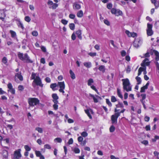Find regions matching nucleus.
Returning <instances> with one entry per match:
<instances>
[{
  "label": "nucleus",
  "instance_id": "f257e3e1",
  "mask_svg": "<svg viewBox=\"0 0 159 159\" xmlns=\"http://www.w3.org/2000/svg\"><path fill=\"white\" fill-rule=\"evenodd\" d=\"M30 79L34 80L32 83L33 87H35L36 86H39L41 87H43V84L42 83L40 78L38 75L36 76V73L32 72Z\"/></svg>",
  "mask_w": 159,
  "mask_h": 159
},
{
  "label": "nucleus",
  "instance_id": "f03ea898",
  "mask_svg": "<svg viewBox=\"0 0 159 159\" xmlns=\"http://www.w3.org/2000/svg\"><path fill=\"white\" fill-rule=\"evenodd\" d=\"M123 88L124 91L127 92L132 90V86L129 79L128 78L122 79Z\"/></svg>",
  "mask_w": 159,
  "mask_h": 159
},
{
  "label": "nucleus",
  "instance_id": "7ed1b4c3",
  "mask_svg": "<svg viewBox=\"0 0 159 159\" xmlns=\"http://www.w3.org/2000/svg\"><path fill=\"white\" fill-rule=\"evenodd\" d=\"M39 100L35 98H30L28 99V103L29 106L33 107L39 104Z\"/></svg>",
  "mask_w": 159,
  "mask_h": 159
},
{
  "label": "nucleus",
  "instance_id": "20e7f679",
  "mask_svg": "<svg viewBox=\"0 0 159 159\" xmlns=\"http://www.w3.org/2000/svg\"><path fill=\"white\" fill-rule=\"evenodd\" d=\"M57 85L59 87V91L60 93H65L64 90L65 88V85L64 81L58 82L57 83Z\"/></svg>",
  "mask_w": 159,
  "mask_h": 159
},
{
  "label": "nucleus",
  "instance_id": "39448f33",
  "mask_svg": "<svg viewBox=\"0 0 159 159\" xmlns=\"http://www.w3.org/2000/svg\"><path fill=\"white\" fill-rule=\"evenodd\" d=\"M152 24L148 23L147 24L146 31L147 34L148 36H152L153 34V32L152 29Z\"/></svg>",
  "mask_w": 159,
  "mask_h": 159
},
{
  "label": "nucleus",
  "instance_id": "423d86ee",
  "mask_svg": "<svg viewBox=\"0 0 159 159\" xmlns=\"http://www.w3.org/2000/svg\"><path fill=\"white\" fill-rule=\"evenodd\" d=\"M119 116V113H115L114 115L111 116V120L112 124L117 123V119Z\"/></svg>",
  "mask_w": 159,
  "mask_h": 159
},
{
  "label": "nucleus",
  "instance_id": "0eeeda50",
  "mask_svg": "<svg viewBox=\"0 0 159 159\" xmlns=\"http://www.w3.org/2000/svg\"><path fill=\"white\" fill-rule=\"evenodd\" d=\"M21 150L20 149H18L14 151L13 154L14 159H19L21 157L20 153Z\"/></svg>",
  "mask_w": 159,
  "mask_h": 159
},
{
  "label": "nucleus",
  "instance_id": "6e6552de",
  "mask_svg": "<svg viewBox=\"0 0 159 159\" xmlns=\"http://www.w3.org/2000/svg\"><path fill=\"white\" fill-rule=\"evenodd\" d=\"M142 40L140 38H137L135 39L133 45L136 48H138L142 44Z\"/></svg>",
  "mask_w": 159,
  "mask_h": 159
},
{
  "label": "nucleus",
  "instance_id": "1a4fd4ad",
  "mask_svg": "<svg viewBox=\"0 0 159 159\" xmlns=\"http://www.w3.org/2000/svg\"><path fill=\"white\" fill-rule=\"evenodd\" d=\"M48 4L49 6V8L55 9L58 7V4L56 3H53V2L50 0H48Z\"/></svg>",
  "mask_w": 159,
  "mask_h": 159
},
{
  "label": "nucleus",
  "instance_id": "9d476101",
  "mask_svg": "<svg viewBox=\"0 0 159 159\" xmlns=\"http://www.w3.org/2000/svg\"><path fill=\"white\" fill-rule=\"evenodd\" d=\"M18 57L20 60H29V57L26 54H23L22 53H19Z\"/></svg>",
  "mask_w": 159,
  "mask_h": 159
},
{
  "label": "nucleus",
  "instance_id": "9b49d317",
  "mask_svg": "<svg viewBox=\"0 0 159 159\" xmlns=\"http://www.w3.org/2000/svg\"><path fill=\"white\" fill-rule=\"evenodd\" d=\"M89 96L92 98L93 100V101L95 103H97L98 102V99H100L101 97L99 96L96 95L95 96L89 93Z\"/></svg>",
  "mask_w": 159,
  "mask_h": 159
},
{
  "label": "nucleus",
  "instance_id": "f8f14e48",
  "mask_svg": "<svg viewBox=\"0 0 159 159\" xmlns=\"http://www.w3.org/2000/svg\"><path fill=\"white\" fill-rule=\"evenodd\" d=\"M2 159H8V152L6 150H3L2 153Z\"/></svg>",
  "mask_w": 159,
  "mask_h": 159
},
{
  "label": "nucleus",
  "instance_id": "ddd939ff",
  "mask_svg": "<svg viewBox=\"0 0 159 159\" xmlns=\"http://www.w3.org/2000/svg\"><path fill=\"white\" fill-rule=\"evenodd\" d=\"M7 88L10 90V92L11 93V94H14L15 93V90L13 88L12 84L11 83H9L8 84Z\"/></svg>",
  "mask_w": 159,
  "mask_h": 159
},
{
  "label": "nucleus",
  "instance_id": "4468645a",
  "mask_svg": "<svg viewBox=\"0 0 159 159\" xmlns=\"http://www.w3.org/2000/svg\"><path fill=\"white\" fill-rule=\"evenodd\" d=\"M52 97L53 98L52 101L53 102H58V99L59 98V97L56 93H54L52 94Z\"/></svg>",
  "mask_w": 159,
  "mask_h": 159
},
{
  "label": "nucleus",
  "instance_id": "2eb2a0df",
  "mask_svg": "<svg viewBox=\"0 0 159 159\" xmlns=\"http://www.w3.org/2000/svg\"><path fill=\"white\" fill-rule=\"evenodd\" d=\"M35 154L37 157H39L40 159H44V157L41 154L39 151H35Z\"/></svg>",
  "mask_w": 159,
  "mask_h": 159
},
{
  "label": "nucleus",
  "instance_id": "dca6fc26",
  "mask_svg": "<svg viewBox=\"0 0 159 159\" xmlns=\"http://www.w3.org/2000/svg\"><path fill=\"white\" fill-rule=\"evenodd\" d=\"M73 8L74 9L78 10L81 8V6L77 2L74 3L73 5Z\"/></svg>",
  "mask_w": 159,
  "mask_h": 159
},
{
  "label": "nucleus",
  "instance_id": "f3484780",
  "mask_svg": "<svg viewBox=\"0 0 159 159\" xmlns=\"http://www.w3.org/2000/svg\"><path fill=\"white\" fill-rule=\"evenodd\" d=\"M153 53L155 56V60H159V52L157 51L153 50Z\"/></svg>",
  "mask_w": 159,
  "mask_h": 159
},
{
  "label": "nucleus",
  "instance_id": "a211bd4d",
  "mask_svg": "<svg viewBox=\"0 0 159 159\" xmlns=\"http://www.w3.org/2000/svg\"><path fill=\"white\" fill-rule=\"evenodd\" d=\"M147 60H143V62L141 64V66L145 67L146 66H149L150 65V62H145Z\"/></svg>",
  "mask_w": 159,
  "mask_h": 159
},
{
  "label": "nucleus",
  "instance_id": "6ab92c4d",
  "mask_svg": "<svg viewBox=\"0 0 159 159\" xmlns=\"http://www.w3.org/2000/svg\"><path fill=\"white\" fill-rule=\"evenodd\" d=\"M15 76L17 77L20 81L23 80V77L21 75V73H17L16 74Z\"/></svg>",
  "mask_w": 159,
  "mask_h": 159
},
{
  "label": "nucleus",
  "instance_id": "aec40b11",
  "mask_svg": "<svg viewBox=\"0 0 159 159\" xmlns=\"http://www.w3.org/2000/svg\"><path fill=\"white\" fill-rule=\"evenodd\" d=\"M76 34L77 35V37L78 38L80 39H81L82 36H81V31L80 30H77L76 32Z\"/></svg>",
  "mask_w": 159,
  "mask_h": 159
},
{
  "label": "nucleus",
  "instance_id": "412c9836",
  "mask_svg": "<svg viewBox=\"0 0 159 159\" xmlns=\"http://www.w3.org/2000/svg\"><path fill=\"white\" fill-rule=\"evenodd\" d=\"M140 96L142 98L140 100V102H145L144 100L145 99L146 97V94L145 93L141 94Z\"/></svg>",
  "mask_w": 159,
  "mask_h": 159
},
{
  "label": "nucleus",
  "instance_id": "4be33fe9",
  "mask_svg": "<svg viewBox=\"0 0 159 159\" xmlns=\"http://www.w3.org/2000/svg\"><path fill=\"white\" fill-rule=\"evenodd\" d=\"M69 73L70 75L71 78L73 80L75 79V75L71 70H70Z\"/></svg>",
  "mask_w": 159,
  "mask_h": 159
},
{
  "label": "nucleus",
  "instance_id": "5701e85b",
  "mask_svg": "<svg viewBox=\"0 0 159 159\" xmlns=\"http://www.w3.org/2000/svg\"><path fill=\"white\" fill-rule=\"evenodd\" d=\"M84 111L86 114L89 117V118L90 119H91L92 118V117L90 113L89 109H87L85 110Z\"/></svg>",
  "mask_w": 159,
  "mask_h": 159
},
{
  "label": "nucleus",
  "instance_id": "b1692460",
  "mask_svg": "<svg viewBox=\"0 0 159 159\" xmlns=\"http://www.w3.org/2000/svg\"><path fill=\"white\" fill-rule=\"evenodd\" d=\"M83 12L81 10L79 11L77 14V16L78 17L81 18L83 16Z\"/></svg>",
  "mask_w": 159,
  "mask_h": 159
},
{
  "label": "nucleus",
  "instance_id": "393cba45",
  "mask_svg": "<svg viewBox=\"0 0 159 159\" xmlns=\"http://www.w3.org/2000/svg\"><path fill=\"white\" fill-rule=\"evenodd\" d=\"M117 93L118 96L120 98L122 99L123 98V96L121 93L120 90L118 88H117Z\"/></svg>",
  "mask_w": 159,
  "mask_h": 159
},
{
  "label": "nucleus",
  "instance_id": "a878e982",
  "mask_svg": "<svg viewBox=\"0 0 159 159\" xmlns=\"http://www.w3.org/2000/svg\"><path fill=\"white\" fill-rule=\"evenodd\" d=\"M57 86V84L56 83H52L50 84V87L52 89L53 91H55L56 89H55Z\"/></svg>",
  "mask_w": 159,
  "mask_h": 159
},
{
  "label": "nucleus",
  "instance_id": "bb28decb",
  "mask_svg": "<svg viewBox=\"0 0 159 159\" xmlns=\"http://www.w3.org/2000/svg\"><path fill=\"white\" fill-rule=\"evenodd\" d=\"M98 70L100 71H102L103 73H104L105 70V66H104L101 65L99 67Z\"/></svg>",
  "mask_w": 159,
  "mask_h": 159
},
{
  "label": "nucleus",
  "instance_id": "cd10ccee",
  "mask_svg": "<svg viewBox=\"0 0 159 159\" xmlns=\"http://www.w3.org/2000/svg\"><path fill=\"white\" fill-rule=\"evenodd\" d=\"M53 102L54 103V104L53 105V108L55 110H57L58 109V106L57 104L58 103V102Z\"/></svg>",
  "mask_w": 159,
  "mask_h": 159
},
{
  "label": "nucleus",
  "instance_id": "c85d7f7f",
  "mask_svg": "<svg viewBox=\"0 0 159 159\" xmlns=\"http://www.w3.org/2000/svg\"><path fill=\"white\" fill-rule=\"evenodd\" d=\"M10 32L11 34V37L13 38H15L16 36V32L11 30H10Z\"/></svg>",
  "mask_w": 159,
  "mask_h": 159
},
{
  "label": "nucleus",
  "instance_id": "c756f323",
  "mask_svg": "<svg viewBox=\"0 0 159 159\" xmlns=\"http://www.w3.org/2000/svg\"><path fill=\"white\" fill-rule=\"evenodd\" d=\"M135 79H136L137 83V84L138 85L139 84L141 83V80L140 77H138V76H137L135 78Z\"/></svg>",
  "mask_w": 159,
  "mask_h": 159
},
{
  "label": "nucleus",
  "instance_id": "7c9ffc66",
  "mask_svg": "<svg viewBox=\"0 0 159 159\" xmlns=\"http://www.w3.org/2000/svg\"><path fill=\"white\" fill-rule=\"evenodd\" d=\"M93 80L92 78L89 79L88 81L87 84L89 86H91L92 84L93 83Z\"/></svg>",
  "mask_w": 159,
  "mask_h": 159
},
{
  "label": "nucleus",
  "instance_id": "2f4dec72",
  "mask_svg": "<svg viewBox=\"0 0 159 159\" xmlns=\"http://www.w3.org/2000/svg\"><path fill=\"white\" fill-rule=\"evenodd\" d=\"M122 15V12L120 10H117V11L116 13V16H121Z\"/></svg>",
  "mask_w": 159,
  "mask_h": 159
},
{
  "label": "nucleus",
  "instance_id": "473e14b6",
  "mask_svg": "<svg viewBox=\"0 0 159 159\" xmlns=\"http://www.w3.org/2000/svg\"><path fill=\"white\" fill-rule=\"evenodd\" d=\"M144 69L142 67H140L138 70V76L140 75L142 72L144 70Z\"/></svg>",
  "mask_w": 159,
  "mask_h": 159
},
{
  "label": "nucleus",
  "instance_id": "72a5a7b5",
  "mask_svg": "<svg viewBox=\"0 0 159 159\" xmlns=\"http://www.w3.org/2000/svg\"><path fill=\"white\" fill-rule=\"evenodd\" d=\"M35 130H37L39 133H41L43 132V129L41 128L37 127L35 128Z\"/></svg>",
  "mask_w": 159,
  "mask_h": 159
},
{
  "label": "nucleus",
  "instance_id": "f704fd0d",
  "mask_svg": "<svg viewBox=\"0 0 159 159\" xmlns=\"http://www.w3.org/2000/svg\"><path fill=\"white\" fill-rule=\"evenodd\" d=\"M116 107L123 108L124 107L123 104L122 102H119L118 104L116 105Z\"/></svg>",
  "mask_w": 159,
  "mask_h": 159
},
{
  "label": "nucleus",
  "instance_id": "c9c22d12",
  "mask_svg": "<svg viewBox=\"0 0 159 159\" xmlns=\"http://www.w3.org/2000/svg\"><path fill=\"white\" fill-rule=\"evenodd\" d=\"M84 65L87 68H90L91 67L90 62H85L84 63Z\"/></svg>",
  "mask_w": 159,
  "mask_h": 159
},
{
  "label": "nucleus",
  "instance_id": "e433bc0d",
  "mask_svg": "<svg viewBox=\"0 0 159 159\" xmlns=\"http://www.w3.org/2000/svg\"><path fill=\"white\" fill-rule=\"evenodd\" d=\"M24 148L26 151L29 152L31 150V148L28 145H25Z\"/></svg>",
  "mask_w": 159,
  "mask_h": 159
},
{
  "label": "nucleus",
  "instance_id": "4c0bfd02",
  "mask_svg": "<svg viewBox=\"0 0 159 159\" xmlns=\"http://www.w3.org/2000/svg\"><path fill=\"white\" fill-rule=\"evenodd\" d=\"M106 103L108 105L109 107H111L112 104L111 102H110L108 99L107 98L106 99Z\"/></svg>",
  "mask_w": 159,
  "mask_h": 159
},
{
  "label": "nucleus",
  "instance_id": "58836bf2",
  "mask_svg": "<svg viewBox=\"0 0 159 159\" xmlns=\"http://www.w3.org/2000/svg\"><path fill=\"white\" fill-rule=\"evenodd\" d=\"M115 128L114 126L113 125H112L111 126V127L110 128V129H109L110 131L111 132H113L115 131Z\"/></svg>",
  "mask_w": 159,
  "mask_h": 159
},
{
  "label": "nucleus",
  "instance_id": "ea45409f",
  "mask_svg": "<svg viewBox=\"0 0 159 159\" xmlns=\"http://www.w3.org/2000/svg\"><path fill=\"white\" fill-rule=\"evenodd\" d=\"M70 29L72 30L75 29V25L73 23H70L69 25Z\"/></svg>",
  "mask_w": 159,
  "mask_h": 159
},
{
  "label": "nucleus",
  "instance_id": "a19ab883",
  "mask_svg": "<svg viewBox=\"0 0 159 159\" xmlns=\"http://www.w3.org/2000/svg\"><path fill=\"white\" fill-rule=\"evenodd\" d=\"M111 101L112 102H114L117 101V99L114 96H112L111 97Z\"/></svg>",
  "mask_w": 159,
  "mask_h": 159
},
{
  "label": "nucleus",
  "instance_id": "79ce46f5",
  "mask_svg": "<svg viewBox=\"0 0 159 159\" xmlns=\"http://www.w3.org/2000/svg\"><path fill=\"white\" fill-rule=\"evenodd\" d=\"M54 141H57L58 143H61L62 142V139L61 138H57L54 139Z\"/></svg>",
  "mask_w": 159,
  "mask_h": 159
},
{
  "label": "nucleus",
  "instance_id": "37998d69",
  "mask_svg": "<svg viewBox=\"0 0 159 159\" xmlns=\"http://www.w3.org/2000/svg\"><path fill=\"white\" fill-rule=\"evenodd\" d=\"M25 20L26 22H29L30 21L31 19L29 16H27L25 17Z\"/></svg>",
  "mask_w": 159,
  "mask_h": 159
},
{
  "label": "nucleus",
  "instance_id": "c03bdc74",
  "mask_svg": "<svg viewBox=\"0 0 159 159\" xmlns=\"http://www.w3.org/2000/svg\"><path fill=\"white\" fill-rule=\"evenodd\" d=\"M74 152L75 153H79L80 152V150L79 148H75L74 149Z\"/></svg>",
  "mask_w": 159,
  "mask_h": 159
},
{
  "label": "nucleus",
  "instance_id": "a18cd8bd",
  "mask_svg": "<svg viewBox=\"0 0 159 159\" xmlns=\"http://www.w3.org/2000/svg\"><path fill=\"white\" fill-rule=\"evenodd\" d=\"M32 34L33 36H38V34L37 31L34 30L32 32Z\"/></svg>",
  "mask_w": 159,
  "mask_h": 159
},
{
  "label": "nucleus",
  "instance_id": "49530a36",
  "mask_svg": "<svg viewBox=\"0 0 159 159\" xmlns=\"http://www.w3.org/2000/svg\"><path fill=\"white\" fill-rule=\"evenodd\" d=\"M44 148L46 149H50L51 148V146L48 144H45L44 145Z\"/></svg>",
  "mask_w": 159,
  "mask_h": 159
},
{
  "label": "nucleus",
  "instance_id": "de8ad7c7",
  "mask_svg": "<svg viewBox=\"0 0 159 159\" xmlns=\"http://www.w3.org/2000/svg\"><path fill=\"white\" fill-rule=\"evenodd\" d=\"M159 139V136L157 135H155L154 136V138L152 139V141L153 142H155L157 139Z\"/></svg>",
  "mask_w": 159,
  "mask_h": 159
},
{
  "label": "nucleus",
  "instance_id": "09e8293b",
  "mask_svg": "<svg viewBox=\"0 0 159 159\" xmlns=\"http://www.w3.org/2000/svg\"><path fill=\"white\" fill-rule=\"evenodd\" d=\"M18 26L19 27H21L22 29H23L24 28L23 24L21 23V22L20 21H19L18 22Z\"/></svg>",
  "mask_w": 159,
  "mask_h": 159
},
{
  "label": "nucleus",
  "instance_id": "8fccbe9b",
  "mask_svg": "<svg viewBox=\"0 0 159 159\" xmlns=\"http://www.w3.org/2000/svg\"><path fill=\"white\" fill-rule=\"evenodd\" d=\"M147 89L144 86H143V87H142L141 88V90H140V92L141 93H143V92H145V90L146 89Z\"/></svg>",
  "mask_w": 159,
  "mask_h": 159
},
{
  "label": "nucleus",
  "instance_id": "3c124183",
  "mask_svg": "<svg viewBox=\"0 0 159 159\" xmlns=\"http://www.w3.org/2000/svg\"><path fill=\"white\" fill-rule=\"evenodd\" d=\"M81 135L84 137H85L88 135V134L87 133L85 132H82L81 134Z\"/></svg>",
  "mask_w": 159,
  "mask_h": 159
},
{
  "label": "nucleus",
  "instance_id": "603ef678",
  "mask_svg": "<svg viewBox=\"0 0 159 159\" xmlns=\"http://www.w3.org/2000/svg\"><path fill=\"white\" fill-rule=\"evenodd\" d=\"M104 23L108 26H109L110 25V23L109 21L105 19L104 20Z\"/></svg>",
  "mask_w": 159,
  "mask_h": 159
},
{
  "label": "nucleus",
  "instance_id": "864d4df0",
  "mask_svg": "<svg viewBox=\"0 0 159 159\" xmlns=\"http://www.w3.org/2000/svg\"><path fill=\"white\" fill-rule=\"evenodd\" d=\"M117 10L114 8H113L111 10V13L113 14L116 15Z\"/></svg>",
  "mask_w": 159,
  "mask_h": 159
},
{
  "label": "nucleus",
  "instance_id": "5fc2aeb1",
  "mask_svg": "<svg viewBox=\"0 0 159 159\" xmlns=\"http://www.w3.org/2000/svg\"><path fill=\"white\" fill-rule=\"evenodd\" d=\"M91 88L92 89H93V90H94L95 92H96L97 93H98V91L97 89H96L95 87L93 85H91Z\"/></svg>",
  "mask_w": 159,
  "mask_h": 159
},
{
  "label": "nucleus",
  "instance_id": "6e6d98bb",
  "mask_svg": "<svg viewBox=\"0 0 159 159\" xmlns=\"http://www.w3.org/2000/svg\"><path fill=\"white\" fill-rule=\"evenodd\" d=\"M73 139L72 138H70L69 139V140L68 141V143L70 145V144H72L73 143Z\"/></svg>",
  "mask_w": 159,
  "mask_h": 159
},
{
  "label": "nucleus",
  "instance_id": "4d7b16f0",
  "mask_svg": "<svg viewBox=\"0 0 159 159\" xmlns=\"http://www.w3.org/2000/svg\"><path fill=\"white\" fill-rule=\"evenodd\" d=\"M61 23L64 25H66L67 24L68 21L64 19H62L61 20Z\"/></svg>",
  "mask_w": 159,
  "mask_h": 159
},
{
  "label": "nucleus",
  "instance_id": "13d9d810",
  "mask_svg": "<svg viewBox=\"0 0 159 159\" xmlns=\"http://www.w3.org/2000/svg\"><path fill=\"white\" fill-rule=\"evenodd\" d=\"M45 81L47 83H50L51 81V80L50 78L47 77L45 79Z\"/></svg>",
  "mask_w": 159,
  "mask_h": 159
},
{
  "label": "nucleus",
  "instance_id": "bf43d9fd",
  "mask_svg": "<svg viewBox=\"0 0 159 159\" xmlns=\"http://www.w3.org/2000/svg\"><path fill=\"white\" fill-rule=\"evenodd\" d=\"M156 69L158 70V73L159 74V63L158 62H156Z\"/></svg>",
  "mask_w": 159,
  "mask_h": 159
},
{
  "label": "nucleus",
  "instance_id": "052dcab7",
  "mask_svg": "<svg viewBox=\"0 0 159 159\" xmlns=\"http://www.w3.org/2000/svg\"><path fill=\"white\" fill-rule=\"evenodd\" d=\"M144 120L145 121L148 122L150 120V117L147 116H146L144 118Z\"/></svg>",
  "mask_w": 159,
  "mask_h": 159
},
{
  "label": "nucleus",
  "instance_id": "680f3d73",
  "mask_svg": "<svg viewBox=\"0 0 159 159\" xmlns=\"http://www.w3.org/2000/svg\"><path fill=\"white\" fill-rule=\"evenodd\" d=\"M18 88L20 91H22L24 89L23 86L22 85H19L18 87Z\"/></svg>",
  "mask_w": 159,
  "mask_h": 159
},
{
  "label": "nucleus",
  "instance_id": "e2e57ef3",
  "mask_svg": "<svg viewBox=\"0 0 159 159\" xmlns=\"http://www.w3.org/2000/svg\"><path fill=\"white\" fill-rule=\"evenodd\" d=\"M126 54V52L124 50H122L121 52V55L122 57L125 56Z\"/></svg>",
  "mask_w": 159,
  "mask_h": 159
},
{
  "label": "nucleus",
  "instance_id": "0e129e2a",
  "mask_svg": "<svg viewBox=\"0 0 159 159\" xmlns=\"http://www.w3.org/2000/svg\"><path fill=\"white\" fill-rule=\"evenodd\" d=\"M83 140V138L82 136H79L78 138V140L79 142H81Z\"/></svg>",
  "mask_w": 159,
  "mask_h": 159
},
{
  "label": "nucleus",
  "instance_id": "69168bd1",
  "mask_svg": "<svg viewBox=\"0 0 159 159\" xmlns=\"http://www.w3.org/2000/svg\"><path fill=\"white\" fill-rule=\"evenodd\" d=\"M70 18L71 19H74L75 17V15L74 14H71L69 16Z\"/></svg>",
  "mask_w": 159,
  "mask_h": 159
},
{
  "label": "nucleus",
  "instance_id": "338daca9",
  "mask_svg": "<svg viewBox=\"0 0 159 159\" xmlns=\"http://www.w3.org/2000/svg\"><path fill=\"white\" fill-rule=\"evenodd\" d=\"M112 4L109 3L107 4V7L108 9H111V8L112 7Z\"/></svg>",
  "mask_w": 159,
  "mask_h": 159
},
{
  "label": "nucleus",
  "instance_id": "774afa93",
  "mask_svg": "<svg viewBox=\"0 0 159 159\" xmlns=\"http://www.w3.org/2000/svg\"><path fill=\"white\" fill-rule=\"evenodd\" d=\"M154 4L156 8H157L159 7V2L157 1Z\"/></svg>",
  "mask_w": 159,
  "mask_h": 159
}]
</instances>
